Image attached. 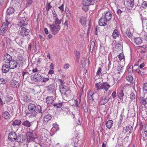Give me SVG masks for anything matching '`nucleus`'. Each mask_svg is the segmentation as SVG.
I'll list each match as a JSON object with an SVG mask.
<instances>
[{"mask_svg": "<svg viewBox=\"0 0 147 147\" xmlns=\"http://www.w3.org/2000/svg\"><path fill=\"white\" fill-rule=\"evenodd\" d=\"M62 105V103H60L55 104L54 106L55 108H59L61 107Z\"/></svg>", "mask_w": 147, "mask_h": 147, "instance_id": "79ce46f5", "label": "nucleus"}, {"mask_svg": "<svg viewBox=\"0 0 147 147\" xmlns=\"http://www.w3.org/2000/svg\"><path fill=\"white\" fill-rule=\"evenodd\" d=\"M22 75L23 79H26L29 76V74L28 72H23Z\"/></svg>", "mask_w": 147, "mask_h": 147, "instance_id": "ea45409f", "label": "nucleus"}, {"mask_svg": "<svg viewBox=\"0 0 147 147\" xmlns=\"http://www.w3.org/2000/svg\"><path fill=\"white\" fill-rule=\"evenodd\" d=\"M11 57L7 53H6L4 56L3 60L6 63H9L11 59Z\"/></svg>", "mask_w": 147, "mask_h": 147, "instance_id": "4468645a", "label": "nucleus"}, {"mask_svg": "<svg viewBox=\"0 0 147 147\" xmlns=\"http://www.w3.org/2000/svg\"><path fill=\"white\" fill-rule=\"evenodd\" d=\"M2 117L5 119H7L9 118L10 115L8 112L6 111L3 113Z\"/></svg>", "mask_w": 147, "mask_h": 147, "instance_id": "bb28decb", "label": "nucleus"}, {"mask_svg": "<svg viewBox=\"0 0 147 147\" xmlns=\"http://www.w3.org/2000/svg\"><path fill=\"white\" fill-rule=\"evenodd\" d=\"M13 99V97L10 96H7L6 98V100L7 102H10Z\"/></svg>", "mask_w": 147, "mask_h": 147, "instance_id": "49530a36", "label": "nucleus"}, {"mask_svg": "<svg viewBox=\"0 0 147 147\" xmlns=\"http://www.w3.org/2000/svg\"><path fill=\"white\" fill-rule=\"evenodd\" d=\"M33 0H27L26 6L27 7H29L32 4Z\"/></svg>", "mask_w": 147, "mask_h": 147, "instance_id": "c03bdc74", "label": "nucleus"}, {"mask_svg": "<svg viewBox=\"0 0 147 147\" xmlns=\"http://www.w3.org/2000/svg\"><path fill=\"white\" fill-rule=\"evenodd\" d=\"M29 32V30L26 29L24 27H23L21 29L20 33L21 35L24 36L28 35Z\"/></svg>", "mask_w": 147, "mask_h": 147, "instance_id": "9b49d317", "label": "nucleus"}, {"mask_svg": "<svg viewBox=\"0 0 147 147\" xmlns=\"http://www.w3.org/2000/svg\"><path fill=\"white\" fill-rule=\"evenodd\" d=\"M15 11L14 8L13 7H9L6 11L7 14L10 15L13 13Z\"/></svg>", "mask_w": 147, "mask_h": 147, "instance_id": "4be33fe9", "label": "nucleus"}, {"mask_svg": "<svg viewBox=\"0 0 147 147\" xmlns=\"http://www.w3.org/2000/svg\"><path fill=\"white\" fill-rule=\"evenodd\" d=\"M59 90L61 93L63 94H66V92L69 90V88L66 86L63 85H60Z\"/></svg>", "mask_w": 147, "mask_h": 147, "instance_id": "1a4fd4ad", "label": "nucleus"}, {"mask_svg": "<svg viewBox=\"0 0 147 147\" xmlns=\"http://www.w3.org/2000/svg\"><path fill=\"white\" fill-rule=\"evenodd\" d=\"M142 7L144 8H146L147 7V2L144 1L142 4Z\"/></svg>", "mask_w": 147, "mask_h": 147, "instance_id": "3c124183", "label": "nucleus"}, {"mask_svg": "<svg viewBox=\"0 0 147 147\" xmlns=\"http://www.w3.org/2000/svg\"><path fill=\"white\" fill-rule=\"evenodd\" d=\"M98 1V0H83V3L87 5H92L97 3Z\"/></svg>", "mask_w": 147, "mask_h": 147, "instance_id": "9d476101", "label": "nucleus"}, {"mask_svg": "<svg viewBox=\"0 0 147 147\" xmlns=\"http://www.w3.org/2000/svg\"><path fill=\"white\" fill-rule=\"evenodd\" d=\"M124 96L123 90H121L119 92L118 97L119 98L120 100H123V96Z\"/></svg>", "mask_w": 147, "mask_h": 147, "instance_id": "e433bc0d", "label": "nucleus"}, {"mask_svg": "<svg viewBox=\"0 0 147 147\" xmlns=\"http://www.w3.org/2000/svg\"><path fill=\"white\" fill-rule=\"evenodd\" d=\"M117 57L120 61L124 59V55L123 53H121L118 55Z\"/></svg>", "mask_w": 147, "mask_h": 147, "instance_id": "37998d69", "label": "nucleus"}, {"mask_svg": "<svg viewBox=\"0 0 147 147\" xmlns=\"http://www.w3.org/2000/svg\"><path fill=\"white\" fill-rule=\"evenodd\" d=\"M51 7L52 6L51 5L50 3H47V5L46 10L49 11Z\"/></svg>", "mask_w": 147, "mask_h": 147, "instance_id": "8fccbe9b", "label": "nucleus"}, {"mask_svg": "<svg viewBox=\"0 0 147 147\" xmlns=\"http://www.w3.org/2000/svg\"><path fill=\"white\" fill-rule=\"evenodd\" d=\"M94 93L93 92L92 90H90V92H89V96H90V97H93V98H94V96L93 95H94Z\"/></svg>", "mask_w": 147, "mask_h": 147, "instance_id": "4d7b16f0", "label": "nucleus"}, {"mask_svg": "<svg viewBox=\"0 0 147 147\" xmlns=\"http://www.w3.org/2000/svg\"><path fill=\"white\" fill-rule=\"evenodd\" d=\"M10 69L9 65L7 64H4L2 67V71L3 73H7L9 71Z\"/></svg>", "mask_w": 147, "mask_h": 147, "instance_id": "f3484780", "label": "nucleus"}, {"mask_svg": "<svg viewBox=\"0 0 147 147\" xmlns=\"http://www.w3.org/2000/svg\"><path fill=\"white\" fill-rule=\"evenodd\" d=\"M10 84L11 86L14 88H17L19 86V84L18 82L14 80H11Z\"/></svg>", "mask_w": 147, "mask_h": 147, "instance_id": "dca6fc26", "label": "nucleus"}, {"mask_svg": "<svg viewBox=\"0 0 147 147\" xmlns=\"http://www.w3.org/2000/svg\"><path fill=\"white\" fill-rule=\"evenodd\" d=\"M88 6V5H85V4H84V5L82 7V9L86 11H88V8L87 6Z\"/></svg>", "mask_w": 147, "mask_h": 147, "instance_id": "6e6d98bb", "label": "nucleus"}, {"mask_svg": "<svg viewBox=\"0 0 147 147\" xmlns=\"http://www.w3.org/2000/svg\"><path fill=\"white\" fill-rule=\"evenodd\" d=\"M143 90L144 91H145L147 92V82L143 84Z\"/></svg>", "mask_w": 147, "mask_h": 147, "instance_id": "09e8293b", "label": "nucleus"}, {"mask_svg": "<svg viewBox=\"0 0 147 147\" xmlns=\"http://www.w3.org/2000/svg\"><path fill=\"white\" fill-rule=\"evenodd\" d=\"M21 122L20 120H16L11 123V124L14 126L19 125H20Z\"/></svg>", "mask_w": 147, "mask_h": 147, "instance_id": "c756f323", "label": "nucleus"}, {"mask_svg": "<svg viewBox=\"0 0 147 147\" xmlns=\"http://www.w3.org/2000/svg\"><path fill=\"white\" fill-rule=\"evenodd\" d=\"M123 11H121L120 9H119L117 10V13L118 15L119 16H120L121 15V13Z\"/></svg>", "mask_w": 147, "mask_h": 147, "instance_id": "052dcab7", "label": "nucleus"}, {"mask_svg": "<svg viewBox=\"0 0 147 147\" xmlns=\"http://www.w3.org/2000/svg\"><path fill=\"white\" fill-rule=\"evenodd\" d=\"M9 63L10 69H14L17 67L18 63L17 61L15 60H11Z\"/></svg>", "mask_w": 147, "mask_h": 147, "instance_id": "0eeeda50", "label": "nucleus"}, {"mask_svg": "<svg viewBox=\"0 0 147 147\" xmlns=\"http://www.w3.org/2000/svg\"><path fill=\"white\" fill-rule=\"evenodd\" d=\"M49 68L51 69H53L54 68V66L52 63H51V64L49 66Z\"/></svg>", "mask_w": 147, "mask_h": 147, "instance_id": "774afa93", "label": "nucleus"}, {"mask_svg": "<svg viewBox=\"0 0 147 147\" xmlns=\"http://www.w3.org/2000/svg\"><path fill=\"white\" fill-rule=\"evenodd\" d=\"M113 121L112 120H109L106 123V126L109 129H110L112 126Z\"/></svg>", "mask_w": 147, "mask_h": 147, "instance_id": "2f4dec72", "label": "nucleus"}, {"mask_svg": "<svg viewBox=\"0 0 147 147\" xmlns=\"http://www.w3.org/2000/svg\"><path fill=\"white\" fill-rule=\"evenodd\" d=\"M52 115L50 114H48L46 115L44 117L43 120L45 122H47L50 120L52 118Z\"/></svg>", "mask_w": 147, "mask_h": 147, "instance_id": "7c9ffc66", "label": "nucleus"}, {"mask_svg": "<svg viewBox=\"0 0 147 147\" xmlns=\"http://www.w3.org/2000/svg\"><path fill=\"white\" fill-rule=\"evenodd\" d=\"M126 4L128 7H132L134 5V0H126Z\"/></svg>", "mask_w": 147, "mask_h": 147, "instance_id": "393cba45", "label": "nucleus"}, {"mask_svg": "<svg viewBox=\"0 0 147 147\" xmlns=\"http://www.w3.org/2000/svg\"><path fill=\"white\" fill-rule=\"evenodd\" d=\"M131 67L130 66L128 69L126 71V73L128 72L127 75L126 77V79L128 82L131 83L132 82L133 80V78L132 74L133 71L132 69L131 68Z\"/></svg>", "mask_w": 147, "mask_h": 147, "instance_id": "39448f33", "label": "nucleus"}, {"mask_svg": "<svg viewBox=\"0 0 147 147\" xmlns=\"http://www.w3.org/2000/svg\"><path fill=\"white\" fill-rule=\"evenodd\" d=\"M142 128L144 130V131H147V124H145L142 126Z\"/></svg>", "mask_w": 147, "mask_h": 147, "instance_id": "bf43d9fd", "label": "nucleus"}, {"mask_svg": "<svg viewBox=\"0 0 147 147\" xmlns=\"http://www.w3.org/2000/svg\"><path fill=\"white\" fill-rule=\"evenodd\" d=\"M44 30L46 34H47L49 33V32L48 29L47 28H44Z\"/></svg>", "mask_w": 147, "mask_h": 147, "instance_id": "69168bd1", "label": "nucleus"}, {"mask_svg": "<svg viewBox=\"0 0 147 147\" xmlns=\"http://www.w3.org/2000/svg\"><path fill=\"white\" fill-rule=\"evenodd\" d=\"M49 79L48 78H43L42 79V81L44 82H47V81L49 80Z\"/></svg>", "mask_w": 147, "mask_h": 147, "instance_id": "e2e57ef3", "label": "nucleus"}, {"mask_svg": "<svg viewBox=\"0 0 147 147\" xmlns=\"http://www.w3.org/2000/svg\"><path fill=\"white\" fill-rule=\"evenodd\" d=\"M63 4H62L61 6H60L59 7V8L60 10V11L61 12H63L64 11V8H63Z\"/></svg>", "mask_w": 147, "mask_h": 147, "instance_id": "13d9d810", "label": "nucleus"}, {"mask_svg": "<svg viewBox=\"0 0 147 147\" xmlns=\"http://www.w3.org/2000/svg\"><path fill=\"white\" fill-rule=\"evenodd\" d=\"M16 141L18 142H22L24 140V139L22 135H20L18 136H17Z\"/></svg>", "mask_w": 147, "mask_h": 147, "instance_id": "b1692460", "label": "nucleus"}, {"mask_svg": "<svg viewBox=\"0 0 147 147\" xmlns=\"http://www.w3.org/2000/svg\"><path fill=\"white\" fill-rule=\"evenodd\" d=\"M15 41L20 45H21L24 42L22 39H21L20 37H18L15 39Z\"/></svg>", "mask_w": 147, "mask_h": 147, "instance_id": "473e14b6", "label": "nucleus"}, {"mask_svg": "<svg viewBox=\"0 0 147 147\" xmlns=\"http://www.w3.org/2000/svg\"><path fill=\"white\" fill-rule=\"evenodd\" d=\"M110 87V85L107 82L102 83V89H104L105 91H108Z\"/></svg>", "mask_w": 147, "mask_h": 147, "instance_id": "6ab92c4d", "label": "nucleus"}, {"mask_svg": "<svg viewBox=\"0 0 147 147\" xmlns=\"http://www.w3.org/2000/svg\"><path fill=\"white\" fill-rule=\"evenodd\" d=\"M142 136L143 137L144 140H147V131H144L142 132Z\"/></svg>", "mask_w": 147, "mask_h": 147, "instance_id": "a19ab883", "label": "nucleus"}, {"mask_svg": "<svg viewBox=\"0 0 147 147\" xmlns=\"http://www.w3.org/2000/svg\"><path fill=\"white\" fill-rule=\"evenodd\" d=\"M104 18L105 20L107 21H109L112 18V14L109 11L106 12L105 13H104Z\"/></svg>", "mask_w": 147, "mask_h": 147, "instance_id": "ddd939ff", "label": "nucleus"}, {"mask_svg": "<svg viewBox=\"0 0 147 147\" xmlns=\"http://www.w3.org/2000/svg\"><path fill=\"white\" fill-rule=\"evenodd\" d=\"M47 88L48 91L50 93L55 92L56 90L55 85L53 84L49 85L47 87Z\"/></svg>", "mask_w": 147, "mask_h": 147, "instance_id": "a211bd4d", "label": "nucleus"}, {"mask_svg": "<svg viewBox=\"0 0 147 147\" xmlns=\"http://www.w3.org/2000/svg\"><path fill=\"white\" fill-rule=\"evenodd\" d=\"M69 67V64L65 65L64 66V68L65 69H68Z\"/></svg>", "mask_w": 147, "mask_h": 147, "instance_id": "0e129e2a", "label": "nucleus"}, {"mask_svg": "<svg viewBox=\"0 0 147 147\" xmlns=\"http://www.w3.org/2000/svg\"><path fill=\"white\" fill-rule=\"evenodd\" d=\"M109 98H107L106 96H103L100 98L99 102L101 105H105L109 101Z\"/></svg>", "mask_w": 147, "mask_h": 147, "instance_id": "f8f14e48", "label": "nucleus"}, {"mask_svg": "<svg viewBox=\"0 0 147 147\" xmlns=\"http://www.w3.org/2000/svg\"><path fill=\"white\" fill-rule=\"evenodd\" d=\"M101 69L99 67L96 72V74L97 75L100 76L101 74Z\"/></svg>", "mask_w": 147, "mask_h": 147, "instance_id": "864d4df0", "label": "nucleus"}, {"mask_svg": "<svg viewBox=\"0 0 147 147\" xmlns=\"http://www.w3.org/2000/svg\"><path fill=\"white\" fill-rule=\"evenodd\" d=\"M80 22L82 25L85 26L86 24V18L83 17H81L80 19Z\"/></svg>", "mask_w": 147, "mask_h": 147, "instance_id": "a878e982", "label": "nucleus"}, {"mask_svg": "<svg viewBox=\"0 0 147 147\" xmlns=\"http://www.w3.org/2000/svg\"><path fill=\"white\" fill-rule=\"evenodd\" d=\"M136 98V96L134 93L132 92L130 94V98L131 100L135 99Z\"/></svg>", "mask_w": 147, "mask_h": 147, "instance_id": "de8ad7c7", "label": "nucleus"}, {"mask_svg": "<svg viewBox=\"0 0 147 147\" xmlns=\"http://www.w3.org/2000/svg\"><path fill=\"white\" fill-rule=\"evenodd\" d=\"M116 92L114 91L112 94V95L113 98H115L116 96Z\"/></svg>", "mask_w": 147, "mask_h": 147, "instance_id": "338daca9", "label": "nucleus"}, {"mask_svg": "<svg viewBox=\"0 0 147 147\" xmlns=\"http://www.w3.org/2000/svg\"><path fill=\"white\" fill-rule=\"evenodd\" d=\"M19 20L20 21L18 25L20 27L27 25L28 24V19L25 17L21 18Z\"/></svg>", "mask_w": 147, "mask_h": 147, "instance_id": "423d86ee", "label": "nucleus"}, {"mask_svg": "<svg viewBox=\"0 0 147 147\" xmlns=\"http://www.w3.org/2000/svg\"><path fill=\"white\" fill-rule=\"evenodd\" d=\"M22 98L24 102H28L30 98L27 95H24L22 96Z\"/></svg>", "mask_w": 147, "mask_h": 147, "instance_id": "58836bf2", "label": "nucleus"}, {"mask_svg": "<svg viewBox=\"0 0 147 147\" xmlns=\"http://www.w3.org/2000/svg\"><path fill=\"white\" fill-rule=\"evenodd\" d=\"M107 22L104 17L101 18L98 21L99 25L101 26H105L107 25Z\"/></svg>", "mask_w": 147, "mask_h": 147, "instance_id": "2eb2a0df", "label": "nucleus"}, {"mask_svg": "<svg viewBox=\"0 0 147 147\" xmlns=\"http://www.w3.org/2000/svg\"><path fill=\"white\" fill-rule=\"evenodd\" d=\"M61 20H59L58 18L54 19V23L55 25H59L61 23Z\"/></svg>", "mask_w": 147, "mask_h": 147, "instance_id": "4c0bfd02", "label": "nucleus"}, {"mask_svg": "<svg viewBox=\"0 0 147 147\" xmlns=\"http://www.w3.org/2000/svg\"><path fill=\"white\" fill-rule=\"evenodd\" d=\"M51 31L53 34H57L60 29V26L59 25H55V24L50 25L49 26Z\"/></svg>", "mask_w": 147, "mask_h": 147, "instance_id": "7ed1b4c3", "label": "nucleus"}, {"mask_svg": "<svg viewBox=\"0 0 147 147\" xmlns=\"http://www.w3.org/2000/svg\"><path fill=\"white\" fill-rule=\"evenodd\" d=\"M31 80L34 82H38L42 80V77L40 74L36 73L31 76Z\"/></svg>", "mask_w": 147, "mask_h": 147, "instance_id": "20e7f679", "label": "nucleus"}, {"mask_svg": "<svg viewBox=\"0 0 147 147\" xmlns=\"http://www.w3.org/2000/svg\"><path fill=\"white\" fill-rule=\"evenodd\" d=\"M31 122H29L27 120L24 121L22 123V125L27 127H30L31 126Z\"/></svg>", "mask_w": 147, "mask_h": 147, "instance_id": "c85d7f7f", "label": "nucleus"}, {"mask_svg": "<svg viewBox=\"0 0 147 147\" xmlns=\"http://www.w3.org/2000/svg\"><path fill=\"white\" fill-rule=\"evenodd\" d=\"M10 23L7 20L3 23L0 30V35L8 37L10 35V32L8 29V26Z\"/></svg>", "mask_w": 147, "mask_h": 147, "instance_id": "f03ea898", "label": "nucleus"}, {"mask_svg": "<svg viewBox=\"0 0 147 147\" xmlns=\"http://www.w3.org/2000/svg\"><path fill=\"white\" fill-rule=\"evenodd\" d=\"M95 88L97 91L102 89V83L100 82L97 83L95 84Z\"/></svg>", "mask_w": 147, "mask_h": 147, "instance_id": "412c9836", "label": "nucleus"}, {"mask_svg": "<svg viewBox=\"0 0 147 147\" xmlns=\"http://www.w3.org/2000/svg\"><path fill=\"white\" fill-rule=\"evenodd\" d=\"M123 66L121 67V66H119L117 67V70L118 71V73L120 74L121 72H122V67Z\"/></svg>", "mask_w": 147, "mask_h": 147, "instance_id": "5fc2aeb1", "label": "nucleus"}, {"mask_svg": "<svg viewBox=\"0 0 147 147\" xmlns=\"http://www.w3.org/2000/svg\"><path fill=\"white\" fill-rule=\"evenodd\" d=\"M46 101L48 104H51L53 101V98L52 96L47 97L46 98Z\"/></svg>", "mask_w": 147, "mask_h": 147, "instance_id": "cd10ccee", "label": "nucleus"}, {"mask_svg": "<svg viewBox=\"0 0 147 147\" xmlns=\"http://www.w3.org/2000/svg\"><path fill=\"white\" fill-rule=\"evenodd\" d=\"M124 34L125 37L128 39V38H130L132 37V35L129 30H127L126 31L124 32Z\"/></svg>", "mask_w": 147, "mask_h": 147, "instance_id": "5701e85b", "label": "nucleus"}, {"mask_svg": "<svg viewBox=\"0 0 147 147\" xmlns=\"http://www.w3.org/2000/svg\"><path fill=\"white\" fill-rule=\"evenodd\" d=\"M75 53L76 55V61L77 62H78L79 60L80 59V53L79 51H75Z\"/></svg>", "mask_w": 147, "mask_h": 147, "instance_id": "f704fd0d", "label": "nucleus"}, {"mask_svg": "<svg viewBox=\"0 0 147 147\" xmlns=\"http://www.w3.org/2000/svg\"><path fill=\"white\" fill-rule=\"evenodd\" d=\"M28 109L31 112L27 114V115H28L30 118H34L37 115L41 117L43 115L41 109V107L35 104L30 103L28 106Z\"/></svg>", "mask_w": 147, "mask_h": 147, "instance_id": "f257e3e1", "label": "nucleus"}, {"mask_svg": "<svg viewBox=\"0 0 147 147\" xmlns=\"http://www.w3.org/2000/svg\"><path fill=\"white\" fill-rule=\"evenodd\" d=\"M69 23V21L68 20H66L65 23L64 24V25L65 26H66L67 28H68V24Z\"/></svg>", "mask_w": 147, "mask_h": 147, "instance_id": "680f3d73", "label": "nucleus"}, {"mask_svg": "<svg viewBox=\"0 0 147 147\" xmlns=\"http://www.w3.org/2000/svg\"><path fill=\"white\" fill-rule=\"evenodd\" d=\"M133 130V127L132 126L129 125L127 126L125 131V132L129 131V134H130L132 131Z\"/></svg>", "mask_w": 147, "mask_h": 147, "instance_id": "c9c22d12", "label": "nucleus"}, {"mask_svg": "<svg viewBox=\"0 0 147 147\" xmlns=\"http://www.w3.org/2000/svg\"><path fill=\"white\" fill-rule=\"evenodd\" d=\"M134 42L137 45H138L141 44L142 40L140 37L134 38H133Z\"/></svg>", "mask_w": 147, "mask_h": 147, "instance_id": "aec40b11", "label": "nucleus"}, {"mask_svg": "<svg viewBox=\"0 0 147 147\" xmlns=\"http://www.w3.org/2000/svg\"><path fill=\"white\" fill-rule=\"evenodd\" d=\"M119 35V33L118 32V31L116 30L115 29L113 33V37L114 38H116Z\"/></svg>", "mask_w": 147, "mask_h": 147, "instance_id": "72a5a7b5", "label": "nucleus"}, {"mask_svg": "<svg viewBox=\"0 0 147 147\" xmlns=\"http://www.w3.org/2000/svg\"><path fill=\"white\" fill-rule=\"evenodd\" d=\"M6 80L3 78H1L0 79V84H4L6 82Z\"/></svg>", "mask_w": 147, "mask_h": 147, "instance_id": "603ef678", "label": "nucleus"}, {"mask_svg": "<svg viewBox=\"0 0 147 147\" xmlns=\"http://www.w3.org/2000/svg\"><path fill=\"white\" fill-rule=\"evenodd\" d=\"M17 136L15 132L11 131L8 135V139L10 141H15L16 140Z\"/></svg>", "mask_w": 147, "mask_h": 147, "instance_id": "6e6552de", "label": "nucleus"}, {"mask_svg": "<svg viewBox=\"0 0 147 147\" xmlns=\"http://www.w3.org/2000/svg\"><path fill=\"white\" fill-rule=\"evenodd\" d=\"M34 139L35 138H34L32 137L31 136H29L27 138V140L29 142V143L32 142V141H33Z\"/></svg>", "mask_w": 147, "mask_h": 147, "instance_id": "a18cd8bd", "label": "nucleus"}]
</instances>
